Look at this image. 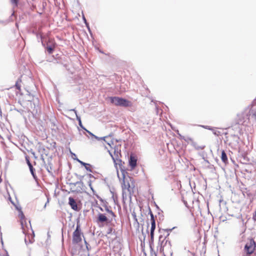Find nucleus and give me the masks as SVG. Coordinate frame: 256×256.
<instances>
[{
    "mask_svg": "<svg viewBox=\"0 0 256 256\" xmlns=\"http://www.w3.org/2000/svg\"><path fill=\"white\" fill-rule=\"evenodd\" d=\"M174 228V227L171 229H166L164 230L168 232H171L173 229ZM169 236V233H168L166 236L164 238L161 243V248L160 250H166L168 251L169 252H171V243L168 240H166V237Z\"/></svg>",
    "mask_w": 256,
    "mask_h": 256,
    "instance_id": "39448f33",
    "label": "nucleus"
},
{
    "mask_svg": "<svg viewBox=\"0 0 256 256\" xmlns=\"http://www.w3.org/2000/svg\"><path fill=\"white\" fill-rule=\"evenodd\" d=\"M255 242L254 240H251L250 244H246L244 246V249L249 254L253 253L255 248Z\"/></svg>",
    "mask_w": 256,
    "mask_h": 256,
    "instance_id": "6e6552de",
    "label": "nucleus"
},
{
    "mask_svg": "<svg viewBox=\"0 0 256 256\" xmlns=\"http://www.w3.org/2000/svg\"><path fill=\"white\" fill-rule=\"evenodd\" d=\"M132 216H134V219L136 220V221H138L137 220V218H136V214L134 212V214H132Z\"/></svg>",
    "mask_w": 256,
    "mask_h": 256,
    "instance_id": "79ce46f5",
    "label": "nucleus"
},
{
    "mask_svg": "<svg viewBox=\"0 0 256 256\" xmlns=\"http://www.w3.org/2000/svg\"><path fill=\"white\" fill-rule=\"evenodd\" d=\"M12 4H14L15 6H17L18 2V0H11Z\"/></svg>",
    "mask_w": 256,
    "mask_h": 256,
    "instance_id": "f704fd0d",
    "label": "nucleus"
},
{
    "mask_svg": "<svg viewBox=\"0 0 256 256\" xmlns=\"http://www.w3.org/2000/svg\"><path fill=\"white\" fill-rule=\"evenodd\" d=\"M82 18H83V20H84V24H88V22H87V21L86 20V18H85L84 16H83Z\"/></svg>",
    "mask_w": 256,
    "mask_h": 256,
    "instance_id": "ea45409f",
    "label": "nucleus"
},
{
    "mask_svg": "<svg viewBox=\"0 0 256 256\" xmlns=\"http://www.w3.org/2000/svg\"><path fill=\"white\" fill-rule=\"evenodd\" d=\"M149 214H150V218H152V216H154L152 212V211L150 210Z\"/></svg>",
    "mask_w": 256,
    "mask_h": 256,
    "instance_id": "37998d69",
    "label": "nucleus"
},
{
    "mask_svg": "<svg viewBox=\"0 0 256 256\" xmlns=\"http://www.w3.org/2000/svg\"><path fill=\"white\" fill-rule=\"evenodd\" d=\"M82 235L84 236L80 230V226L79 221L78 220L76 223V228L72 234V242L74 244H78L79 242H82Z\"/></svg>",
    "mask_w": 256,
    "mask_h": 256,
    "instance_id": "7ed1b4c3",
    "label": "nucleus"
},
{
    "mask_svg": "<svg viewBox=\"0 0 256 256\" xmlns=\"http://www.w3.org/2000/svg\"><path fill=\"white\" fill-rule=\"evenodd\" d=\"M254 216H256V212H254Z\"/></svg>",
    "mask_w": 256,
    "mask_h": 256,
    "instance_id": "5fc2aeb1",
    "label": "nucleus"
},
{
    "mask_svg": "<svg viewBox=\"0 0 256 256\" xmlns=\"http://www.w3.org/2000/svg\"><path fill=\"white\" fill-rule=\"evenodd\" d=\"M33 33L36 35L38 40L39 41V39L40 40V35L44 38L40 32H33Z\"/></svg>",
    "mask_w": 256,
    "mask_h": 256,
    "instance_id": "393cba45",
    "label": "nucleus"
},
{
    "mask_svg": "<svg viewBox=\"0 0 256 256\" xmlns=\"http://www.w3.org/2000/svg\"><path fill=\"white\" fill-rule=\"evenodd\" d=\"M28 223H29V225H30V228H32V226H31V224H30V221H28Z\"/></svg>",
    "mask_w": 256,
    "mask_h": 256,
    "instance_id": "864d4df0",
    "label": "nucleus"
},
{
    "mask_svg": "<svg viewBox=\"0 0 256 256\" xmlns=\"http://www.w3.org/2000/svg\"><path fill=\"white\" fill-rule=\"evenodd\" d=\"M114 153L116 160L121 164L122 161L119 158V155L120 154V150H119L118 146L114 147Z\"/></svg>",
    "mask_w": 256,
    "mask_h": 256,
    "instance_id": "dca6fc26",
    "label": "nucleus"
},
{
    "mask_svg": "<svg viewBox=\"0 0 256 256\" xmlns=\"http://www.w3.org/2000/svg\"><path fill=\"white\" fill-rule=\"evenodd\" d=\"M40 40L42 46L44 48L45 50L48 52L49 54H52L56 48V46H46L44 41V38L40 35Z\"/></svg>",
    "mask_w": 256,
    "mask_h": 256,
    "instance_id": "9d476101",
    "label": "nucleus"
},
{
    "mask_svg": "<svg viewBox=\"0 0 256 256\" xmlns=\"http://www.w3.org/2000/svg\"><path fill=\"white\" fill-rule=\"evenodd\" d=\"M71 110L74 111L75 112L76 117V120H78V122L80 121H82L80 117L77 114L76 110L74 109H72Z\"/></svg>",
    "mask_w": 256,
    "mask_h": 256,
    "instance_id": "cd10ccee",
    "label": "nucleus"
},
{
    "mask_svg": "<svg viewBox=\"0 0 256 256\" xmlns=\"http://www.w3.org/2000/svg\"><path fill=\"white\" fill-rule=\"evenodd\" d=\"M192 145L196 150H202L205 148V146H198L194 142H192Z\"/></svg>",
    "mask_w": 256,
    "mask_h": 256,
    "instance_id": "6ab92c4d",
    "label": "nucleus"
},
{
    "mask_svg": "<svg viewBox=\"0 0 256 256\" xmlns=\"http://www.w3.org/2000/svg\"><path fill=\"white\" fill-rule=\"evenodd\" d=\"M76 176H78V178L80 180L82 181V179L84 177V176H78V174H76Z\"/></svg>",
    "mask_w": 256,
    "mask_h": 256,
    "instance_id": "a19ab883",
    "label": "nucleus"
},
{
    "mask_svg": "<svg viewBox=\"0 0 256 256\" xmlns=\"http://www.w3.org/2000/svg\"><path fill=\"white\" fill-rule=\"evenodd\" d=\"M15 110H16L17 112H19L18 110L15 109Z\"/></svg>",
    "mask_w": 256,
    "mask_h": 256,
    "instance_id": "6e6d98bb",
    "label": "nucleus"
},
{
    "mask_svg": "<svg viewBox=\"0 0 256 256\" xmlns=\"http://www.w3.org/2000/svg\"><path fill=\"white\" fill-rule=\"evenodd\" d=\"M78 124L82 128L83 130H86V128L83 126L82 124V121H80L79 122H78Z\"/></svg>",
    "mask_w": 256,
    "mask_h": 256,
    "instance_id": "e433bc0d",
    "label": "nucleus"
},
{
    "mask_svg": "<svg viewBox=\"0 0 256 256\" xmlns=\"http://www.w3.org/2000/svg\"><path fill=\"white\" fill-rule=\"evenodd\" d=\"M150 222H151V226L156 227V220H155L154 216H152V218H150Z\"/></svg>",
    "mask_w": 256,
    "mask_h": 256,
    "instance_id": "b1692460",
    "label": "nucleus"
},
{
    "mask_svg": "<svg viewBox=\"0 0 256 256\" xmlns=\"http://www.w3.org/2000/svg\"><path fill=\"white\" fill-rule=\"evenodd\" d=\"M114 231V229L112 228H109L108 230L107 234H111Z\"/></svg>",
    "mask_w": 256,
    "mask_h": 256,
    "instance_id": "c9c22d12",
    "label": "nucleus"
},
{
    "mask_svg": "<svg viewBox=\"0 0 256 256\" xmlns=\"http://www.w3.org/2000/svg\"><path fill=\"white\" fill-rule=\"evenodd\" d=\"M105 210L106 212H108L110 214L112 217L116 216L114 213L111 210H110L106 206H105Z\"/></svg>",
    "mask_w": 256,
    "mask_h": 256,
    "instance_id": "aec40b11",
    "label": "nucleus"
},
{
    "mask_svg": "<svg viewBox=\"0 0 256 256\" xmlns=\"http://www.w3.org/2000/svg\"><path fill=\"white\" fill-rule=\"evenodd\" d=\"M69 185L73 186H76L74 191L76 192H81L82 191L84 190L85 186L83 182L81 180L76 182H70L69 184Z\"/></svg>",
    "mask_w": 256,
    "mask_h": 256,
    "instance_id": "423d86ee",
    "label": "nucleus"
},
{
    "mask_svg": "<svg viewBox=\"0 0 256 256\" xmlns=\"http://www.w3.org/2000/svg\"><path fill=\"white\" fill-rule=\"evenodd\" d=\"M9 199L10 201L11 202L12 204H13L15 206L16 208L18 210V216L20 218V224L22 226V228L23 230V232L24 234L26 233V228H28V224L26 223V220L25 218V216L24 214H23V212L21 208L16 205L15 204L12 200L11 198L10 197Z\"/></svg>",
    "mask_w": 256,
    "mask_h": 256,
    "instance_id": "20e7f679",
    "label": "nucleus"
},
{
    "mask_svg": "<svg viewBox=\"0 0 256 256\" xmlns=\"http://www.w3.org/2000/svg\"><path fill=\"white\" fill-rule=\"evenodd\" d=\"M46 46H56V44L54 40L50 38H46V42H44Z\"/></svg>",
    "mask_w": 256,
    "mask_h": 256,
    "instance_id": "f3484780",
    "label": "nucleus"
},
{
    "mask_svg": "<svg viewBox=\"0 0 256 256\" xmlns=\"http://www.w3.org/2000/svg\"><path fill=\"white\" fill-rule=\"evenodd\" d=\"M198 126H200V127H202V128H204L207 129V130H214V128H212V127H211L210 126H208L199 125Z\"/></svg>",
    "mask_w": 256,
    "mask_h": 256,
    "instance_id": "5701e85b",
    "label": "nucleus"
},
{
    "mask_svg": "<svg viewBox=\"0 0 256 256\" xmlns=\"http://www.w3.org/2000/svg\"><path fill=\"white\" fill-rule=\"evenodd\" d=\"M86 27L88 28V30H90V27H89V25H88V24H86Z\"/></svg>",
    "mask_w": 256,
    "mask_h": 256,
    "instance_id": "de8ad7c7",
    "label": "nucleus"
},
{
    "mask_svg": "<svg viewBox=\"0 0 256 256\" xmlns=\"http://www.w3.org/2000/svg\"><path fill=\"white\" fill-rule=\"evenodd\" d=\"M120 164V168L121 169L122 178H123L122 182V197H123V198H124V189L127 188L129 190V188H130V185L128 182V183L127 185L126 184L125 181H124V178H125V173L126 172L124 170H123L122 168V166H121L122 164Z\"/></svg>",
    "mask_w": 256,
    "mask_h": 256,
    "instance_id": "0eeeda50",
    "label": "nucleus"
},
{
    "mask_svg": "<svg viewBox=\"0 0 256 256\" xmlns=\"http://www.w3.org/2000/svg\"><path fill=\"white\" fill-rule=\"evenodd\" d=\"M109 138L107 139V138H105L104 140H104V142L108 144L110 146H112V144H114V142L112 140H108V138H110V136H108Z\"/></svg>",
    "mask_w": 256,
    "mask_h": 256,
    "instance_id": "412c9836",
    "label": "nucleus"
},
{
    "mask_svg": "<svg viewBox=\"0 0 256 256\" xmlns=\"http://www.w3.org/2000/svg\"><path fill=\"white\" fill-rule=\"evenodd\" d=\"M96 197L98 198L99 200H102V198L98 196V195H96Z\"/></svg>",
    "mask_w": 256,
    "mask_h": 256,
    "instance_id": "3c124183",
    "label": "nucleus"
},
{
    "mask_svg": "<svg viewBox=\"0 0 256 256\" xmlns=\"http://www.w3.org/2000/svg\"><path fill=\"white\" fill-rule=\"evenodd\" d=\"M112 220V219L110 220H109L108 218L105 216L104 214L100 213L98 214L97 218V222H110Z\"/></svg>",
    "mask_w": 256,
    "mask_h": 256,
    "instance_id": "9b49d317",
    "label": "nucleus"
},
{
    "mask_svg": "<svg viewBox=\"0 0 256 256\" xmlns=\"http://www.w3.org/2000/svg\"><path fill=\"white\" fill-rule=\"evenodd\" d=\"M42 162H44V168L50 174H52V158H48V164L46 163V162L43 158H42Z\"/></svg>",
    "mask_w": 256,
    "mask_h": 256,
    "instance_id": "1a4fd4ad",
    "label": "nucleus"
},
{
    "mask_svg": "<svg viewBox=\"0 0 256 256\" xmlns=\"http://www.w3.org/2000/svg\"><path fill=\"white\" fill-rule=\"evenodd\" d=\"M68 204L70 206L71 208L76 211H78L80 209L78 208V204L76 200L72 197H69L68 198Z\"/></svg>",
    "mask_w": 256,
    "mask_h": 256,
    "instance_id": "f8f14e48",
    "label": "nucleus"
},
{
    "mask_svg": "<svg viewBox=\"0 0 256 256\" xmlns=\"http://www.w3.org/2000/svg\"><path fill=\"white\" fill-rule=\"evenodd\" d=\"M88 176L90 178H94V176L92 174H88Z\"/></svg>",
    "mask_w": 256,
    "mask_h": 256,
    "instance_id": "a18cd8bd",
    "label": "nucleus"
},
{
    "mask_svg": "<svg viewBox=\"0 0 256 256\" xmlns=\"http://www.w3.org/2000/svg\"><path fill=\"white\" fill-rule=\"evenodd\" d=\"M6 256H9L8 254H7Z\"/></svg>",
    "mask_w": 256,
    "mask_h": 256,
    "instance_id": "4d7b16f0",
    "label": "nucleus"
},
{
    "mask_svg": "<svg viewBox=\"0 0 256 256\" xmlns=\"http://www.w3.org/2000/svg\"><path fill=\"white\" fill-rule=\"evenodd\" d=\"M88 186H90V190L92 191L94 194L95 192V190H94L92 185V180H89L88 182Z\"/></svg>",
    "mask_w": 256,
    "mask_h": 256,
    "instance_id": "bb28decb",
    "label": "nucleus"
},
{
    "mask_svg": "<svg viewBox=\"0 0 256 256\" xmlns=\"http://www.w3.org/2000/svg\"><path fill=\"white\" fill-rule=\"evenodd\" d=\"M21 82V80L19 78L16 81V84H15V86H16V88L18 90H20V85L19 84V82Z\"/></svg>",
    "mask_w": 256,
    "mask_h": 256,
    "instance_id": "4be33fe9",
    "label": "nucleus"
},
{
    "mask_svg": "<svg viewBox=\"0 0 256 256\" xmlns=\"http://www.w3.org/2000/svg\"><path fill=\"white\" fill-rule=\"evenodd\" d=\"M6 256H9L8 254H7Z\"/></svg>",
    "mask_w": 256,
    "mask_h": 256,
    "instance_id": "13d9d810",
    "label": "nucleus"
},
{
    "mask_svg": "<svg viewBox=\"0 0 256 256\" xmlns=\"http://www.w3.org/2000/svg\"><path fill=\"white\" fill-rule=\"evenodd\" d=\"M94 138L96 139L100 140H104L105 138H109V136H104V137H98L96 136H94Z\"/></svg>",
    "mask_w": 256,
    "mask_h": 256,
    "instance_id": "c85d7f7f",
    "label": "nucleus"
},
{
    "mask_svg": "<svg viewBox=\"0 0 256 256\" xmlns=\"http://www.w3.org/2000/svg\"><path fill=\"white\" fill-rule=\"evenodd\" d=\"M86 131L90 134V135L92 136V137H94V134L92 132H90L89 130H87L86 129Z\"/></svg>",
    "mask_w": 256,
    "mask_h": 256,
    "instance_id": "4c0bfd02",
    "label": "nucleus"
},
{
    "mask_svg": "<svg viewBox=\"0 0 256 256\" xmlns=\"http://www.w3.org/2000/svg\"><path fill=\"white\" fill-rule=\"evenodd\" d=\"M78 162L81 165L83 166H85L86 165V166H90V164H87V163H86L82 161H81L80 160H78V158L76 159Z\"/></svg>",
    "mask_w": 256,
    "mask_h": 256,
    "instance_id": "c756f323",
    "label": "nucleus"
},
{
    "mask_svg": "<svg viewBox=\"0 0 256 256\" xmlns=\"http://www.w3.org/2000/svg\"><path fill=\"white\" fill-rule=\"evenodd\" d=\"M26 163L28 166L30 173H31L32 175V177L34 178V180H36L37 179V176L35 173V169L34 168V167H33L32 164H31V162H30L29 159L27 158H26Z\"/></svg>",
    "mask_w": 256,
    "mask_h": 256,
    "instance_id": "ddd939ff",
    "label": "nucleus"
},
{
    "mask_svg": "<svg viewBox=\"0 0 256 256\" xmlns=\"http://www.w3.org/2000/svg\"><path fill=\"white\" fill-rule=\"evenodd\" d=\"M84 167H85V168H86L88 171V172H92V169H91V168H90L92 167V166H91L90 164V166H87V165L86 166H86H84Z\"/></svg>",
    "mask_w": 256,
    "mask_h": 256,
    "instance_id": "7c9ffc66",
    "label": "nucleus"
},
{
    "mask_svg": "<svg viewBox=\"0 0 256 256\" xmlns=\"http://www.w3.org/2000/svg\"><path fill=\"white\" fill-rule=\"evenodd\" d=\"M84 244L86 246V248L88 250H89L90 249V246L89 244L88 243V242L84 240Z\"/></svg>",
    "mask_w": 256,
    "mask_h": 256,
    "instance_id": "473e14b6",
    "label": "nucleus"
},
{
    "mask_svg": "<svg viewBox=\"0 0 256 256\" xmlns=\"http://www.w3.org/2000/svg\"><path fill=\"white\" fill-rule=\"evenodd\" d=\"M236 124L242 125H256V98L253 100L250 106L237 115Z\"/></svg>",
    "mask_w": 256,
    "mask_h": 256,
    "instance_id": "f257e3e1",
    "label": "nucleus"
},
{
    "mask_svg": "<svg viewBox=\"0 0 256 256\" xmlns=\"http://www.w3.org/2000/svg\"><path fill=\"white\" fill-rule=\"evenodd\" d=\"M48 202H49V200H48V198L47 202H46L45 204V205H44V208H46V204H48Z\"/></svg>",
    "mask_w": 256,
    "mask_h": 256,
    "instance_id": "49530a36",
    "label": "nucleus"
},
{
    "mask_svg": "<svg viewBox=\"0 0 256 256\" xmlns=\"http://www.w3.org/2000/svg\"><path fill=\"white\" fill-rule=\"evenodd\" d=\"M162 235L160 236H159V241L160 242L161 240V239L162 238Z\"/></svg>",
    "mask_w": 256,
    "mask_h": 256,
    "instance_id": "8fccbe9b",
    "label": "nucleus"
},
{
    "mask_svg": "<svg viewBox=\"0 0 256 256\" xmlns=\"http://www.w3.org/2000/svg\"><path fill=\"white\" fill-rule=\"evenodd\" d=\"M252 219L254 222H256V216H254V214H253Z\"/></svg>",
    "mask_w": 256,
    "mask_h": 256,
    "instance_id": "c03bdc74",
    "label": "nucleus"
},
{
    "mask_svg": "<svg viewBox=\"0 0 256 256\" xmlns=\"http://www.w3.org/2000/svg\"><path fill=\"white\" fill-rule=\"evenodd\" d=\"M32 236H26L24 238V242L26 245H28V244H32L34 241V232L32 230Z\"/></svg>",
    "mask_w": 256,
    "mask_h": 256,
    "instance_id": "2eb2a0df",
    "label": "nucleus"
},
{
    "mask_svg": "<svg viewBox=\"0 0 256 256\" xmlns=\"http://www.w3.org/2000/svg\"><path fill=\"white\" fill-rule=\"evenodd\" d=\"M213 132V134H214V135H216V136H218V134L217 132L219 133V132H216L215 129L214 128V130H212Z\"/></svg>",
    "mask_w": 256,
    "mask_h": 256,
    "instance_id": "58836bf2",
    "label": "nucleus"
},
{
    "mask_svg": "<svg viewBox=\"0 0 256 256\" xmlns=\"http://www.w3.org/2000/svg\"><path fill=\"white\" fill-rule=\"evenodd\" d=\"M221 159L224 164H226L228 162L226 154L224 150L222 152Z\"/></svg>",
    "mask_w": 256,
    "mask_h": 256,
    "instance_id": "a211bd4d",
    "label": "nucleus"
},
{
    "mask_svg": "<svg viewBox=\"0 0 256 256\" xmlns=\"http://www.w3.org/2000/svg\"><path fill=\"white\" fill-rule=\"evenodd\" d=\"M150 246L151 247L152 246V244L154 243V234H150Z\"/></svg>",
    "mask_w": 256,
    "mask_h": 256,
    "instance_id": "a878e982",
    "label": "nucleus"
},
{
    "mask_svg": "<svg viewBox=\"0 0 256 256\" xmlns=\"http://www.w3.org/2000/svg\"><path fill=\"white\" fill-rule=\"evenodd\" d=\"M100 209L101 211L103 212L104 211V210L101 207H100Z\"/></svg>",
    "mask_w": 256,
    "mask_h": 256,
    "instance_id": "603ef678",
    "label": "nucleus"
},
{
    "mask_svg": "<svg viewBox=\"0 0 256 256\" xmlns=\"http://www.w3.org/2000/svg\"><path fill=\"white\" fill-rule=\"evenodd\" d=\"M156 229L155 226H151L150 234H154V232Z\"/></svg>",
    "mask_w": 256,
    "mask_h": 256,
    "instance_id": "72a5a7b5",
    "label": "nucleus"
},
{
    "mask_svg": "<svg viewBox=\"0 0 256 256\" xmlns=\"http://www.w3.org/2000/svg\"><path fill=\"white\" fill-rule=\"evenodd\" d=\"M86 27L88 28V30H90V27H89V25H88V24H86Z\"/></svg>",
    "mask_w": 256,
    "mask_h": 256,
    "instance_id": "09e8293b",
    "label": "nucleus"
},
{
    "mask_svg": "<svg viewBox=\"0 0 256 256\" xmlns=\"http://www.w3.org/2000/svg\"><path fill=\"white\" fill-rule=\"evenodd\" d=\"M129 165L132 170L135 168L137 164V159L133 156L131 155L128 160Z\"/></svg>",
    "mask_w": 256,
    "mask_h": 256,
    "instance_id": "4468645a",
    "label": "nucleus"
},
{
    "mask_svg": "<svg viewBox=\"0 0 256 256\" xmlns=\"http://www.w3.org/2000/svg\"><path fill=\"white\" fill-rule=\"evenodd\" d=\"M110 102L116 106L122 107H128L132 106V102L121 97L111 96L110 97Z\"/></svg>",
    "mask_w": 256,
    "mask_h": 256,
    "instance_id": "f03ea898",
    "label": "nucleus"
},
{
    "mask_svg": "<svg viewBox=\"0 0 256 256\" xmlns=\"http://www.w3.org/2000/svg\"><path fill=\"white\" fill-rule=\"evenodd\" d=\"M108 152L110 154V156H112V160H114V162L115 163V164H117L116 162V157L115 156H113L112 154L110 152V150H108Z\"/></svg>",
    "mask_w": 256,
    "mask_h": 256,
    "instance_id": "2f4dec72",
    "label": "nucleus"
}]
</instances>
